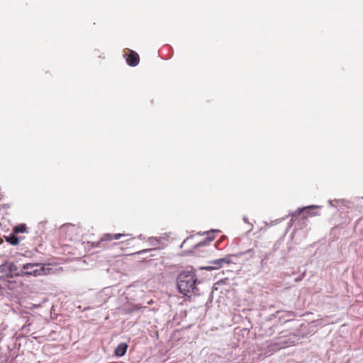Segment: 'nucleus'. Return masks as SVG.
<instances>
[{"label": "nucleus", "mask_w": 363, "mask_h": 363, "mask_svg": "<svg viewBox=\"0 0 363 363\" xmlns=\"http://www.w3.org/2000/svg\"><path fill=\"white\" fill-rule=\"evenodd\" d=\"M196 281L197 278L194 272L181 273L177 277V289L179 293L189 297L197 294Z\"/></svg>", "instance_id": "nucleus-1"}, {"label": "nucleus", "mask_w": 363, "mask_h": 363, "mask_svg": "<svg viewBox=\"0 0 363 363\" xmlns=\"http://www.w3.org/2000/svg\"><path fill=\"white\" fill-rule=\"evenodd\" d=\"M51 269L41 263H26L22 266L21 276H42L50 273Z\"/></svg>", "instance_id": "nucleus-2"}, {"label": "nucleus", "mask_w": 363, "mask_h": 363, "mask_svg": "<svg viewBox=\"0 0 363 363\" xmlns=\"http://www.w3.org/2000/svg\"><path fill=\"white\" fill-rule=\"evenodd\" d=\"M28 233V227L25 223L18 224L13 227L12 233L9 235H4L6 241L11 245H18L25 237L18 235L19 233Z\"/></svg>", "instance_id": "nucleus-3"}, {"label": "nucleus", "mask_w": 363, "mask_h": 363, "mask_svg": "<svg viewBox=\"0 0 363 363\" xmlns=\"http://www.w3.org/2000/svg\"><path fill=\"white\" fill-rule=\"evenodd\" d=\"M125 236L123 233H105L104 234L100 240L97 242H88V244L93 248L94 247H102L106 248L108 245V242L113 241V240H119L121 238Z\"/></svg>", "instance_id": "nucleus-4"}, {"label": "nucleus", "mask_w": 363, "mask_h": 363, "mask_svg": "<svg viewBox=\"0 0 363 363\" xmlns=\"http://www.w3.org/2000/svg\"><path fill=\"white\" fill-rule=\"evenodd\" d=\"M1 273L15 274V276H21V271H18L17 266L11 262H7L0 265Z\"/></svg>", "instance_id": "nucleus-5"}, {"label": "nucleus", "mask_w": 363, "mask_h": 363, "mask_svg": "<svg viewBox=\"0 0 363 363\" xmlns=\"http://www.w3.org/2000/svg\"><path fill=\"white\" fill-rule=\"evenodd\" d=\"M232 262L230 256H227L223 258L213 260L210 262V266L206 267V269L208 270H215L221 268L224 264H229Z\"/></svg>", "instance_id": "nucleus-6"}, {"label": "nucleus", "mask_w": 363, "mask_h": 363, "mask_svg": "<svg viewBox=\"0 0 363 363\" xmlns=\"http://www.w3.org/2000/svg\"><path fill=\"white\" fill-rule=\"evenodd\" d=\"M62 230L65 231V234L67 237H69V240H73L74 236L77 235L80 232L79 226L71 223L64 225L62 227Z\"/></svg>", "instance_id": "nucleus-7"}, {"label": "nucleus", "mask_w": 363, "mask_h": 363, "mask_svg": "<svg viewBox=\"0 0 363 363\" xmlns=\"http://www.w3.org/2000/svg\"><path fill=\"white\" fill-rule=\"evenodd\" d=\"M125 57L128 65L131 67H135L140 62L139 55L132 50H128V53L125 54Z\"/></svg>", "instance_id": "nucleus-8"}, {"label": "nucleus", "mask_w": 363, "mask_h": 363, "mask_svg": "<svg viewBox=\"0 0 363 363\" xmlns=\"http://www.w3.org/2000/svg\"><path fill=\"white\" fill-rule=\"evenodd\" d=\"M127 349L128 345L125 342H121L116 348L114 353L118 357H122L125 354Z\"/></svg>", "instance_id": "nucleus-9"}, {"label": "nucleus", "mask_w": 363, "mask_h": 363, "mask_svg": "<svg viewBox=\"0 0 363 363\" xmlns=\"http://www.w3.org/2000/svg\"><path fill=\"white\" fill-rule=\"evenodd\" d=\"M4 275L0 277V280L2 281L8 282V284H11V281H10L11 279H12L13 277H15V274L11 273H3Z\"/></svg>", "instance_id": "nucleus-10"}, {"label": "nucleus", "mask_w": 363, "mask_h": 363, "mask_svg": "<svg viewBox=\"0 0 363 363\" xmlns=\"http://www.w3.org/2000/svg\"><path fill=\"white\" fill-rule=\"evenodd\" d=\"M278 345L279 346V348H283V347H286L288 346L286 342H281L280 343H278Z\"/></svg>", "instance_id": "nucleus-11"}, {"label": "nucleus", "mask_w": 363, "mask_h": 363, "mask_svg": "<svg viewBox=\"0 0 363 363\" xmlns=\"http://www.w3.org/2000/svg\"><path fill=\"white\" fill-rule=\"evenodd\" d=\"M312 207H313V206H308V207L303 208H301V209H298V210H297V212H298V214H300L302 211H305V210H306V209L311 208H312Z\"/></svg>", "instance_id": "nucleus-12"}, {"label": "nucleus", "mask_w": 363, "mask_h": 363, "mask_svg": "<svg viewBox=\"0 0 363 363\" xmlns=\"http://www.w3.org/2000/svg\"><path fill=\"white\" fill-rule=\"evenodd\" d=\"M307 213H308V215H310L311 216H314V215H315L314 213H310V212H308Z\"/></svg>", "instance_id": "nucleus-13"}, {"label": "nucleus", "mask_w": 363, "mask_h": 363, "mask_svg": "<svg viewBox=\"0 0 363 363\" xmlns=\"http://www.w3.org/2000/svg\"><path fill=\"white\" fill-rule=\"evenodd\" d=\"M3 239L0 237V245L3 243Z\"/></svg>", "instance_id": "nucleus-14"}, {"label": "nucleus", "mask_w": 363, "mask_h": 363, "mask_svg": "<svg viewBox=\"0 0 363 363\" xmlns=\"http://www.w3.org/2000/svg\"><path fill=\"white\" fill-rule=\"evenodd\" d=\"M7 286H8V287H9L10 289H13V288H12V287H11L9 285H7Z\"/></svg>", "instance_id": "nucleus-15"}, {"label": "nucleus", "mask_w": 363, "mask_h": 363, "mask_svg": "<svg viewBox=\"0 0 363 363\" xmlns=\"http://www.w3.org/2000/svg\"><path fill=\"white\" fill-rule=\"evenodd\" d=\"M20 285L22 286L23 285V282H19Z\"/></svg>", "instance_id": "nucleus-16"}]
</instances>
